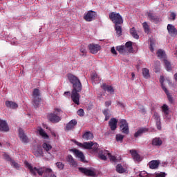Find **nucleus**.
I'll return each mask as SVG.
<instances>
[{"label":"nucleus","instance_id":"obj_21","mask_svg":"<svg viewBox=\"0 0 177 177\" xmlns=\"http://www.w3.org/2000/svg\"><path fill=\"white\" fill-rule=\"evenodd\" d=\"M148 131H149V129L147 128H145V127L140 128L137 131V132L135 133L134 137L139 138V136H142L143 133H146V132H148Z\"/></svg>","mask_w":177,"mask_h":177},{"label":"nucleus","instance_id":"obj_4","mask_svg":"<svg viewBox=\"0 0 177 177\" xmlns=\"http://www.w3.org/2000/svg\"><path fill=\"white\" fill-rule=\"evenodd\" d=\"M109 17L110 20H111L115 25L122 24V23H124V19H122V17L120 13L112 12L109 14Z\"/></svg>","mask_w":177,"mask_h":177},{"label":"nucleus","instance_id":"obj_64","mask_svg":"<svg viewBox=\"0 0 177 177\" xmlns=\"http://www.w3.org/2000/svg\"><path fill=\"white\" fill-rule=\"evenodd\" d=\"M0 146H2V144L0 143Z\"/></svg>","mask_w":177,"mask_h":177},{"label":"nucleus","instance_id":"obj_35","mask_svg":"<svg viewBox=\"0 0 177 177\" xmlns=\"http://www.w3.org/2000/svg\"><path fill=\"white\" fill-rule=\"evenodd\" d=\"M130 34H131L132 37H133V38H135L136 39H139V35H138L135 27L131 28V29L130 30Z\"/></svg>","mask_w":177,"mask_h":177},{"label":"nucleus","instance_id":"obj_13","mask_svg":"<svg viewBox=\"0 0 177 177\" xmlns=\"http://www.w3.org/2000/svg\"><path fill=\"white\" fill-rule=\"evenodd\" d=\"M117 124H118V120L115 118H113L109 120V126L111 131H115L117 129Z\"/></svg>","mask_w":177,"mask_h":177},{"label":"nucleus","instance_id":"obj_29","mask_svg":"<svg viewBox=\"0 0 177 177\" xmlns=\"http://www.w3.org/2000/svg\"><path fill=\"white\" fill-rule=\"evenodd\" d=\"M158 57L159 59H161V60H166L167 59V55H165V52L162 50H158L157 52Z\"/></svg>","mask_w":177,"mask_h":177},{"label":"nucleus","instance_id":"obj_14","mask_svg":"<svg viewBox=\"0 0 177 177\" xmlns=\"http://www.w3.org/2000/svg\"><path fill=\"white\" fill-rule=\"evenodd\" d=\"M75 143L77 146H79L80 147H82L83 149H87L88 150H91V149H92L93 142H87L84 143L75 142Z\"/></svg>","mask_w":177,"mask_h":177},{"label":"nucleus","instance_id":"obj_31","mask_svg":"<svg viewBox=\"0 0 177 177\" xmlns=\"http://www.w3.org/2000/svg\"><path fill=\"white\" fill-rule=\"evenodd\" d=\"M152 145L153 146H161L162 145V140L160 138H156L152 140Z\"/></svg>","mask_w":177,"mask_h":177},{"label":"nucleus","instance_id":"obj_24","mask_svg":"<svg viewBox=\"0 0 177 177\" xmlns=\"http://www.w3.org/2000/svg\"><path fill=\"white\" fill-rule=\"evenodd\" d=\"M158 165H160L159 160H152L149 164V167L151 168V169H156L158 168Z\"/></svg>","mask_w":177,"mask_h":177},{"label":"nucleus","instance_id":"obj_8","mask_svg":"<svg viewBox=\"0 0 177 177\" xmlns=\"http://www.w3.org/2000/svg\"><path fill=\"white\" fill-rule=\"evenodd\" d=\"M130 153L131 154V157L135 162H140V161H142L143 157L140 156L136 150H130Z\"/></svg>","mask_w":177,"mask_h":177},{"label":"nucleus","instance_id":"obj_47","mask_svg":"<svg viewBox=\"0 0 177 177\" xmlns=\"http://www.w3.org/2000/svg\"><path fill=\"white\" fill-rule=\"evenodd\" d=\"M122 140H124V136H122V134H117L116 135V142H122Z\"/></svg>","mask_w":177,"mask_h":177},{"label":"nucleus","instance_id":"obj_38","mask_svg":"<svg viewBox=\"0 0 177 177\" xmlns=\"http://www.w3.org/2000/svg\"><path fill=\"white\" fill-rule=\"evenodd\" d=\"M163 62L165 63V68L167 70V71H171V63L168 62V60L167 59L163 60Z\"/></svg>","mask_w":177,"mask_h":177},{"label":"nucleus","instance_id":"obj_61","mask_svg":"<svg viewBox=\"0 0 177 177\" xmlns=\"http://www.w3.org/2000/svg\"><path fill=\"white\" fill-rule=\"evenodd\" d=\"M131 75H132V78H133H133H134V77H135V73H131Z\"/></svg>","mask_w":177,"mask_h":177},{"label":"nucleus","instance_id":"obj_39","mask_svg":"<svg viewBox=\"0 0 177 177\" xmlns=\"http://www.w3.org/2000/svg\"><path fill=\"white\" fill-rule=\"evenodd\" d=\"M142 75L144 78H146V79L149 78V77H150V75L149 73V69L144 68L142 69Z\"/></svg>","mask_w":177,"mask_h":177},{"label":"nucleus","instance_id":"obj_60","mask_svg":"<svg viewBox=\"0 0 177 177\" xmlns=\"http://www.w3.org/2000/svg\"><path fill=\"white\" fill-rule=\"evenodd\" d=\"M140 113H146V109L142 106V108H140Z\"/></svg>","mask_w":177,"mask_h":177},{"label":"nucleus","instance_id":"obj_10","mask_svg":"<svg viewBox=\"0 0 177 177\" xmlns=\"http://www.w3.org/2000/svg\"><path fill=\"white\" fill-rule=\"evenodd\" d=\"M96 19V12L93 11H88L86 15H84V20L86 21H92Z\"/></svg>","mask_w":177,"mask_h":177},{"label":"nucleus","instance_id":"obj_32","mask_svg":"<svg viewBox=\"0 0 177 177\" xmlns=\"http://www.w3.org/2000/svg\"><path fill=\"white\" fill-rule=\"evenodd\" d=\"M91 80L93 81V82H95V84H99L101 79L97 73H93L91 75Z\"/></svg>","mask_w":177,"mask_h":177},{"label":"nucleus","instance_id":"obj_15","mask_svg":"<svg viewBox=\"0 0 177 177\" xmlns=\"http://www.w3.org/2000/svg\"><path fill=\"white\" fill-rule=\"evenodd\" d=\"M66 161H67V162H68V164H69V165H71V167H73L74 168H75V167H77V165H78V164L77 163V161H75V159H74V158H73V156H71V155L67 156Z\"/></svg>","mask_w":177,"mask_h":177},{"label":"nucleus","instance_id":"obj_23","mask_svg":"<svg viewBox=\"0 0 177 177\" xmlns=\"http://www.w3.org/2000/svg\"><path fill=\"white\" fill-rule=\"evenodd\" d=\"M6 106L9 109H17V107H19V105H17V104L16 102H14L13 101H6Z\"/></svg>","mask_w":177,"mask_h":177},{"label":"nucleus","instance_id":"obj_17","mask_svg":"<svg viewBox=\"0 0 177 177\" xmlns=\"http://www.w3.org/2000/svg\"><path fill=\"white\" fill-rule=\"evenodd\" d=\"M75 125H77V120H72L66 125L65 131H71V129H74Z\"/></svg>","mask_w":177,"mask_h":177},{"label":"nucleus","instance_id":"obj_41","mask_svg":"<svg viewBox=\"0 0 177 177\" xmlns=\"http://www.w3.org/2000/svg\"><path fill=\"white\" fill-rule=\"evenodd\" d=\"M160 82L161 84L162 89L164 91V92H167V88L164 85V76H160Z\"/></svg>","mask_w":177,"mask_h":177},{"label":"nucleus","instance_id":"obj_51","mask_svg":"<svg viewBox=\"0 0 177 177\" xmlns=\"http://www.w3.org/2000/svg\"><path fill=\"white\" fill-rule=\"evenodd\" d=\"M167 176V174L164 172H160L159 174H156V177H165Z\"/></svg>","mask_w":177,"mask_h":177},{"label":"nucleus","instance_id":"obj_11","mask_svg":"<svg viewBox=\"0 0 177 177\" xmlns=\"http://www.w3.org/2000/svg\"><path fill=\"white\" fill-rule=\"evenodd\" d=\"M167 30H168V33L169 34V35L171 37H176L177 35V29L176 28H175V26L172 25V24H168L167 25Z\"/></svg>","mask_w":177,"mask_h":177},{"label":"nucleus","instance_id":"obj_3","mask_svg":"<svg viewBox=\"0 0 177 177\" xmlns=\"http://www.w3.org/2000/svg\"><path fill=\"white\" fill-rule=\"evenodd\" d=\"M116 50L120 53V55H127V53H132L133 52V48L132 47V41H127L124 46H116Z\"/></svg>","mask_w":177,"mask_h":177},{"label":"nucleus","instance_id":"obj_58","mask_svg":"<svg viewBox=\"0 0 177 177\" xmlns=\"http://www.w3.org/2000/svg\"><path fill=\"white\" fill-rule=\"evenodd\" d=\"M106 107H109V106H111V101H106L105 102Z\"/></svg>","mask_w":177,"mask_h":177},{"label":"nucleus","instance_id":"obj_53","mask_svg":"<svg viewBox=\"0 0 177 177\" xmlns=\"http://www.w3.org/2000/svg\"><path fill=\"white\" fill-rule=\"evenodd\" d=\"M117 106H119V107H122L124 109V107H125V104H124V103L118 101L117 102Z\"/></svg>","mask_w":177,"mask_h":177},{"label":"nucleus","instance_id":"obj_56","mask_svg":"<svg viewBox=\"0 0 177 177\" xmlns=\"http://www.w3.org/2000/svg\"><path fill=\"white\" fill-rule=\"evenodd\" d=\"M153 45H154V44H153V41H151V44H150V46H149V49H150L151 52H154V48H153Z\"/></svg>","mask_w":177,"mask_h":177},{"label":"nucleus","instance_id":"obj_26","mask_svg":"<svg viewBox=\"0 0 177 177\" xmlns=\"http://www.w3.org/2000/svg\"><path fill=\"white\" fill-rule=\"evenodd\" d=\"M148 17L151 21H153V23H158V21H160V18L151 12H148Z\"/></svg>","mask_w":177,"mask_h":177},{"label":"nucleus","instance_id":"obj_25","mask_svg":"<svg viewBox=\"0 0 177 177\" xmlns=\"http://www.w3.org/2000/svg\"><path fill=\"white\" fill-rule=\"evenodd\" d=\"M82 138L85 140H92V139H93V133H92L91 131H86L84 133Z\"/></svg>","mask_w":177,"mask_h":177},{"label":"nucleus","instance_id":"obj_40","mask_svg":"<svg viewBox=\"0 0 177 177\" xmlns=\"http://www.w3.org/2000/svg\"><path fill=\"white\" fill-rule=\"evenodd\" d=\"M116 171L117 172H118L119 174H124V172H125V169L122 168V165H118L116 166Z\"/></svg>","mask_w":177,"mask_h":177},{"label":"nucleus","instance_id":"obj_43","mask_svg":"<svg viewBox=\"0 0 177 177\" xmlns=\"http://www.w3.org/2000/svg\"><path fill=\"white\" fill-rule=\"evenodd\" d=\"M142 26H143V28L145 30V32L147 33V34H149V31H150V29H149V25L147 24V22H144L142 24Z\"/></svg>","mask_w":177,"mask_h":177},{"label":"nucleus","instance_id":"obj_19","mask_svg":"<svg viewBox=\"0 0 177 177\" xmlns=\"http://www.w3.org/2000/svg\"><path fill=\"white\" fill-rule=\"evenodd\" d=\"M109 156H111V153H109V151L102 150L99 152V158H100V160H103L104 161L107 160V156L109 157Z\"/></svg>","mask_w":177,"mask_h":177},{"label":"nucleus","instance_id":"obj_42","mask_svg":"<svg viewBox=\"0 0 177 177\" xmlns=\"http://www.w3.org/2000/svg\"><path fill=\"white\" fill-rule=\"evenodd\" d=\"M43 177H56V174H54L53 171L50 169V171L46 172Z\"/></svg>","mask_w":177,"mask_h":177},{"label":"nucleus","instance_id":"obj_20","mask_svg":"<svg viewBox=\"0 0 177 177\" xmlns=\"http://www.w3.org/2000/svg\"><path fill=\"white\" fill-rule=\"evenodd\" d=\"M0 131L3 132H8L9 131V127L6 121L0 120Z\"/></svg>","mask_w":177,"mask_h":177},{"label":"nucleus","instance_id":"obj_37","mask_svg":"<svg viewBox=\"0 0 177 177\" xmlns=\"http://www.w3.org/2000/svg\"><path fill=\"white\" fill-rule=\"evenodd\" d=\"M120 24H115V29L116 31V34L119 36L121 35V34L122 33V28H121V26H120Z\"/></svg>","mask_w":177,"mask_h":177},{"label":"nucleus","instance_id":"obj_46","mask_svg":"<svg viewBox=\"0 0 177 177\" xmlns=\"http://www.w3.org/2000/svg\"><path fill=\"white\" fill-rule=\"evenodd\" d=\"M167 99L170 103H174V98H172V95H170L169 93L168 92V90L167 89V92H165Z\"/></svg>","mask_w":177,"mask_h":177},{"label":"nucleus","instance_id":"obj_50","mask_svg":"<svg viewBox=\"0 0 177 177\" xmlns=\"http://www.w3.org/2000/svg\"><path fill=\"white\" fill-rule=\"evenodd\" d=\"M84 114H85V112L84 111V109H80L77 111V115H79L80 117H84Z\"/></svg>","mask_w":177,"mask_h":177},{"label":"nucleus","instance_id":"obj_30","mask_svg":"<svg viewBox=\"0 0 177 177\" xmlns=\"http://www.w3.org/2000/svg\"><path fill=\"white\" fill-rule=\"evenodd\" d=\"M42 147L45 150V151L48 152V154H49V156H51L50 152H49V151L52 150V145H50L46 142H44L42 145Z\"/></svg>","mask_w":177,"mask_h":177},{"label":"nucleus","instance_id":"obj_22","mask_svg":"<svg viewBox=\"0 0 177 177\" xmlns=\"http://www.w3.org/2000/svg\"><path fill=\"white\" fill-rule=\"evenodd\" d=\"M37 132L40 136H42L44 139H49V136L45 132V130L42 129L41 127L37 128Z\"/></svg>","mask_w":177,"mask_h":177},{"label":"nucleus","instance_id":"obj_44","mask_svg":"<svg viewBox=\"0 0 177 177\" xmlns=\"http://www.w3.org/2000/svg\"><path fill=\"white\" fill-rule=\"evenodd\" d=\"M3 157L4 158V160H6V161H9L10 162H11V160H12L13 159H12V158H10V156L6 153H3Z\"/></svg>","mask_w":177,"mask_h":177},{"label":"nucleus","instance_id":"obj_49","mask_svg":"<svg viewBox=\"0 0 177 177\" xmlns=\"http://www.w3.org/2000/svg\"><path fill=\"white\" fill-rule=\"evenodd\" d=\"M55 165H57V167L59 169H63V168H64V165H63V163L62 162H56Z\"/></svg>","mask_w":177,"mask_h":177},{"label":"nucleus","instance_id":"obj_59","mask_svg":"<svg viewBox=\"0 0 177 177\" xmlns=\"http://www.w3.org/2000/svg\"><path fill=\"white\" fill-rule=\"evenodd\" d=\"M80 52L82 53H86V49H85V48H80Z\"/></svg>","mask_w":177,"mask_h":177},{"label":"nucleus","instance_id":"obj_1","mask_svg":"<svg viewBox=\"0 0 177 177\" xmlns=\"http://www.w3.org/2000/svg\"><path fill=\"white\" fill-rule=\"evenodd\" d=\"M68 79L71 84H73V89L72 93L65 91L64 96H65V97H70L71 96L73 102L78 106L80 105V92L82 91V84H81L80 79L73 74H68Z\"/></svg>","mask_w":177,"mask_h":177},{"label":"nucleus","instance_id":"obj_33","mask_svg":"<svg viewBox=\"0 0 177 177\" xmlns=\"http://www.w3.org/2000/svg\"><path fill=\"white\" fill-rule=\"evenodd\" d=\"M102 113H103L104 115H105L104 121H109V120L110 119V117L111 115V114L110 113V110L104 109V111H102Z\"/></svg>","mask_w":177,"mask_h":177},{"label":"nucleus","instance_id":"obj_63","mask_svg":"<svg viewBox=\"0 0 177 177\" xmlns=\"http://www.w3.org/2000/svg\"><path fill=\"white\" fill-rule=\"evenodd\" d=\"M140 176H142V174H140Z\"/></svg>","mask_w":177,"mask_h":177},{"label":"nucleus","instance_id":"obj_7","mask_svg":"<svg viewBox=\"0 0 177 177\" xmlns=\"http://www.w3.org/2000/svg\"><path fill=\"white\" fill-rule=\"evenodd\" d=\"M79 171L82 172V174H84V175H87L88 176H96V172L95 171V169L79 167Z\"/></svg>","mask_w":177,"mask_h":177},{"label":"nucleus","instance_id":"obj_5","mask_svg":"<svg viewBox=\"0 0 177 177\" xmlns=\"http://www.w3.org/2000/svg\"><path fill=\"white\" fill-rule=\"evenodd\" d=\"M32 95L33 106L37 108L38 106H39V102H41V98L39 97V96H41V93H39V90L38 88H35L33 90Z\"/></svg>","mask_w":177,"mask_h":177},{"label":"nucleus","instance_id":"obj_57","mask_svg":"<svg viewBox=\"0 0 177 177\" xmlns=\"http://www.w3.org/2000/svg\"><path fill=\"white\" fill-rule=\"evenodd\" d=\"M108 157H109L111 161L115 162L116 158H115V156H111V153L110 156H108Z\"/></svg>","mask_w":177,"mask_h":177},{"label":"nucleus","instance_id":"obj_55","mask_svg":"<svg viewBox=\"0 0 177 177\" xmlns=\"http://www.w3.org/2000/svg\"><path fill=\"white\" fill-rule=\"evenodd\" d=\"M156 127L158 129H161V120L159 122H156Z\"/></svg>","mask_w":177,"mask_h":177},{"label":"nucleus","instance_id":"obj_18","mask_svg":"<svg viewBox=\"0 0 177 177\" xmlns=\"http://www.w3.org/2000/svg\"><path fill=\"white\" fill-rule=\"evenodd\" d=\"M32 153L35 157H44V151L41 147H37V148L34 149Z\"/></svg>","mask_w":177,"mask_h":177},{"label":"nucleus","instance_id":"obj_2","mask_svg":"<svg viewBox=\"0 0 177 177\" xmlns=\"http://www.w3.org/2000/svg\"><path fill=\"white\" fill-rule=\"evenodd\" d=\"M25 167L26 168H28V169L30 171L31 174L33 175H37V172L38 175L40 176H42V175H46V172H50V168L48 167H40L39 169H37V167H32L31 166V164H30L28 162H25Z\"/></svg>","mask_w":177,"mask_h":177},{"label":"nucleus","instance_id":"obj_54","mask_svg":"<svg viewBox=\"0 0 177 177\" xmlns=\"http://www.w3.org/2000/svg\"><path fill=\"white\" fill-rule=\"evenodd\" d=\"M111 52L113 55H117V51L115 50V48L114 47H112L111 48Z\"/></svg>","mask_w":177,"mask_h":177},{"label":"nucleus","instance_id":"obj_28","mask_svg":"<svg viewBox=\"0 0 177 177\" xmlns=\"http://www.w3.org/2000/svg\"><path fill=\"white\" fill-rule=\"evenodd\" d=\"M75 154H76V157L77 158H80V161L84 162L85 161V156H84V153L78 150L75 151Z\"/></svg>","mask_w":177,"mask_h":177},{"label":"nucleus","instance_id":"obj_27","mask_svg":"<svg viewBox=\"0 0 177 177\" xmlns=\"http://www.w3.org/2000/svg\"><path fill=\"white\" fill-rule=\"evenodd\" d=\"M101 88L104 90V91H106L107 92H109V93H114V88H113V86H107L106 85V84H103L101 86Z\"/></svg>","mask_w":177,"mask_h":177},{"label":"nucleus","instance_id":"obj_16","mask_svg":"<svg viewBox=\"0 0 177 177\" xmlns=\"http://www.w3.org/2000/svg\"><path fill=\"white\" fill-rule=\"evenodd\" d=\"M90 52L93 55L97 53L100 50V46L99 44H90L88 46Z\"/></svg>","mask_w":177,"mask_h":177},{"label":"nucleus","instance_id":"obj_34","mask_svg":"<svg viewBox=\"0 0 177 177\" xmlns=\"http://www.w3.org/2000/svg\"><path fill=\"white\" fill-rule=\"evenodd\" d=\"M10 164L12 168H15V169H20V164H19L17 162L15 161V160H12L11 162H10Z\"/></svg>","mask_w":177,"mask_h":177},{"label":"nucleus","instance_id":"obj_62","mask_svg":"<svg viewBox=\"0 0 177 177\" xmlns=\"http://www.w3.org/2000/svg\"><path fill=\"white\" fill-rule=\"evenodd\" d=\"M56 111H57V113H60V111H62V110H61V109H56Z\"/></svg>","mask_w":177,"mask_h":177},{"label":"nucleus","instance_id":"obj_12","mask_svg":"<svg viewBox=\"0 0 177 177\" xmlns=\"http://www.w3.org/2000/svg\"><path fill=\"white\" fill-rule=\"evenodd\" d=\"M19 136L23 143H28L29 140L22 129H19Z\"/></svg>","mask_w":177,"mask_h":177},{"label":"nucleus","instance_id":"obj_6","mask_svg":"<svg viewBox=\"0 0 177 177\" xmlns=\"http://www.w3.org/2000/svg\"><path fill=\"white\" fill-rule=\"evenodd\" d=\"M120 130L122 133L128 135L129 133V127H128V122L125 119H122L120 121Z\"/></svg>","mask_w":177,"mask_h":177},{"label":"nucleus","instance_id":"obj_45","mask_svg":"<svg viewBox=\"0 0 177 177\" xmlns=\"http://www.w3.org/2000/svg\"><path fill=\"white\" fill-rule=\"evenodd\" d=\"M97 149H99V145L96 142L92 144L91 150L93 151H97Z\"/></svg>","mask_w":177,"mask_h":177},{"label":"nucleus","instance_id":"obj_52","mask_svg":"<svg viewBox=\"0 0 177 177\" xmlns=\"http://www.w3.org/2000/svg\"><path fill=\"white\" fill-rule=\"evenodd\" d=\"M175 19H176V14H175V12H171L170 19L171 20H175Z\"/></svg>","mask_w":177,"mask_h":177},{"label":"nucleus","instance_id":"obj_36","mask_svg":"<svg viewBox=\"0 0 177 177\" xmlns=\"http://www.w3.org/2000/svg\"><path fill=\"white\" fill-rule=\"evenodd\" d=\"M162 111L164 113L165 115H168L169 114V108L168 107V105L163 104L162 106Z\"/></svg>","mask_w":177,"mask_h":177},{"label":"nucleus","instance_id":"obj_9","mask_svg":"<svg viewBox=\"0 0 177 177\" xmlns=\"http://www.w3.org/2000/svg\"><path fill=\"white\" fill-rule=\"evenodd\" d=\"M48 119L51 122L57 123L62 121V118L60 116L57 115L56 113H50L48 115Z\"/></svg>","mask_w":177,"mask_h":177},{"label":"nucleus","instance_id":"obj_48","mask_svg":"<svg viewBox=\"0 0 177 177\" xmlns=\"http://www.w3.org/2000/svg\"><path fill=\"white\" fill-rule=\"evenodd\" d=\"M153 118L156 120V122L161 121V119L160 118V115L157 112H155L153 113Z\"/></svg>","mask_w":177,"mask_h":177}]
</instances>
